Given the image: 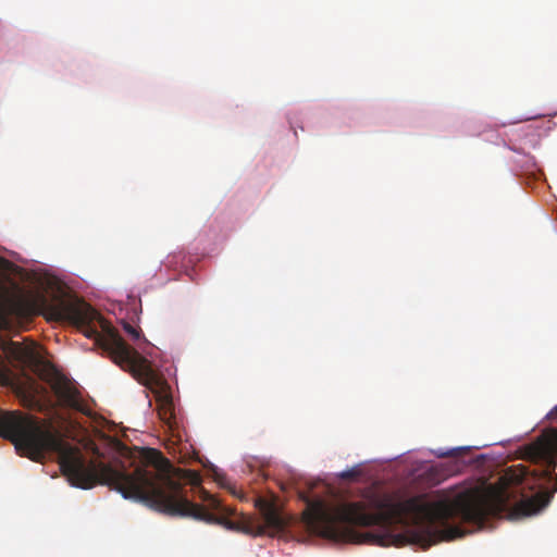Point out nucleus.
<instances>
[{
  "label": "nucleus",
  "instance_id": "20e7f679",
  "mask_svg": "<svg viewBox=\"0 0 557 557\" xmlns=\"http://www.w3.org/2000/svg\"><path fill=\"white\" fill-rule=\"evenodd\" d=\"M103 356L117 364L122 370L128 371L144 385L150 386L158 382L157 367L139 350H102Z\"/></svg>",
  "mask_w": 557,
  "mask_h": 557
},
{
  "label": "nucleus",
  "instance_id": "9b49d317",
  "mask_svg": "<svg viewBox=\"0 0 557 557\" xmlns=\"http://www.w3.org/2000/svg\"><path fill=\"white\" fill-rule=\"evenodd\" d=\"M367 536L371 537V541L376 542L381 545H385V539L381 535L367 534Z\"/></svg>",
  "mask_w": 557,
  "mask_h": 557
},
{
  "label": "nucleus",
  "instance_id": "f03ea898",
  "mask_svg": "<svg viewBox=\"0 0 557 557\" xmlns=\"http://www.w3.org/2000/svg\"><path fill=\"white\" fill-rule=\"evenodd\" d=\"M531 457L540 463V469L530 472L522 465L509 468L496 484L484 491L460 493L453 499L428 502L424 495L409 498L384 495L371 500L373 512L362 502L307 499L302 518L311 532L333 541L350 539L351 527L388 528L411 520L420 530L413 534L414 542L428 548L440 541L463 535L460 527L449 524L450 520L458 519L481 528L490 517L508 511L512 503L525 515L547 506L552 493L546 485L557 466L556 456L548 446H540L532 449Z\"/></svg>",
  "mask_w": 557,
  "mask_h": 557
},
{
  "label": "nucleus",
  "instance_id": "6e6552de",
  "mask_svg": "<svg viewBox=\"0 0 557 557\" xmlns=\"http://www.w3.org/2000/svg\"><path fill=\"white\" fill-rule=\"evenodd\" d=\"M0 348H14V349H17V348H42V347L37 345V344H34L32 346H24L22 343H18V342H11V343L2 342L0 344Z\"/></svg>",
  "mask_w": 557,
  "mask_h": 557
},
{
  "label": "nucleus",
  "instance_id": "39448f33",
  "mask_svg": "<svg viewBox=\"0 0 557 557\" xmlns=\"http://www.w3.org/2000/svg\"><path fill=\"white\" fill-rule=\"evenodd\" d=\"M158 414L160 419L169 425L170 429L173 430L177 425L174 405L171 397L164 396L159 400Z\"/></svg>",
  "mask_w": 557,
  "mask_h": 557
},
{
  "label": "nucleus",
  "instance_id": "1a4fd4ad",
  "mask_svg": "<svg viewBox=\"0 0 557 557\" xmlns=\"http://www.w3.org/2000/svg\"><path fill=\"white\" fill-rule=\"evenodd\" d=\"M360 474L358 469H349L341 473V478L345 480H354Z\"/></svg>",
  "mask_w": 557,
  "mask_h": 557
},
{
  "label": "nucleus",
  "instance_id": "423d86ee",
  "mask_svg": "<svg viewBox=\"0 0 557 557\" xmlns=\"http://www.w3.org/2000/svg\"><path fill=\"white\" fill-rule=\"evenodd\" d=\"M121 325L128 341L137 345L148 344V341L141 334L140 327L133 325L126 321H121Z\"/></svg>",
  "mask_w": 557,
  "mask_h": 557
},
{
  "label": "nucleus",
  "instance_id": "f257e3e1",
  "mask_svg": "<svg viewBox=\"0 0 557 557\" xmlns=\"http://www.w3.org/2000/svg\"><path fill=\"white\" fill-rule=\"evenodd\" d=\"M1 351L0 383L9 380L10 364L24 374L33 373L48 383L62 406L87 413L74 382L41 355L42 350ZM0 436L12 442L21 456L34 461L42 460L48 453L57 454L62 473L75 487L88 490L96 484H104L124 498L144 503L168 516L193 518L244 533V515L232 520L236 516L235 509L223 505L207 491L200 492L201 504L190 502L181 482L199 485L200 473L175 468L157 449H141L137 456L115 465L87 460L52 426L18 411H0Z\"/></svg>",
  "mask_w": 557,
  "mask_h": 557
},
{
  "label": "nucleus",
  "instance_id": "7ed1b4c3",
  "mask_svg": "<svg viewBox=\"0 0 557 557\" xmlns=\"http://www.w3.org/2000/svg\"><path fill=\"white\" fill-rule=\"evenodd\" d=\"M45 309L49 319L70 323L92 338L96 348H132L119 330L84 300L54 298L45 301Z\"/></svg>",
  "mask_w": 557,
  "mask_h": 557
},
{
  "label": "nucleus",
  "instance_id": "ddd939ff",
  "mask_svg": "<svg viewBox=\"0 0 557 557\" xmlns=\"http://www.w3.org/2000/svg\"><path fill=\"white\" fill-rule=\"evenodd\" d=\"M548 418L557 421V406L549 412Z\"/></svg>",
  "mask_w": 557,
  "mask_h": 557
},
{
  "label": "nucleus",
  "instance_id": "0eeeda50",
  "mask_svg": "<svg viewBox=\"0 0 557 557\" xmlns=\"http://www.w3.org/2000/svg\"><path fill=\"white\" fill-rule=\"evenodd\" d=\"M466 450H467V448H465V447H457V448H453V449H448V450H440L437 453V456L441 458L458 457V456H461Z\"/></svg>",
  "mask_w": 557,
  "mask_h": 557
},
{
  "label": "nucleus",
  "instance_id": "9d476101",
  "mask_svg": "<svg viewBox=\"0 0 557 557\" xmlns=\"http://www.w3.org/2000/svg\"><path fill=\"white\" fill-rule=\"evenodd\" d=\"M11 311L13 313H16V314H20L22 312V305L20 302V300H15L13 301V304L11 305Z\"/></svg>",
  "mask_w": 557,
  "mask_h": 557
},
{
  "label": "nucleus",
  "instance_id": "f8f14e48",
  "mask_svg": "<svg viewBox=\"0 0 557 557\" xmlns=\"http://www.w3.org/2000/svg\"><path fill=\"white\" fill-rule=\"evenodd\" d=\"M224 480H225L224 478H223V479H220V480H219V482H220L224 487H226L227 490H230V492H231L233 495H236V496H237V493H236L235 488H234L233 486H231L228 483L223 482ZM238 497H240V496L238 495Z\"/></svg>",
  "mask_w": 557,
  "mask_h": 557
}]
</instances>
